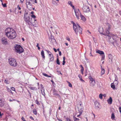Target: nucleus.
I'll use <instances>...</instances> for the list:
<instances>
[{"label":"nucleus","instance_id":"1","mask_svg":"<svg viewBox=\"0 0 121 121\" xmlns=\"http://www.w3.org/2000/svg\"><path fill=\"white\" fill-rule=\"evenodd\" d=\"M5 35L9 39H13L17 36L16 31L13 28H7L5 30Z\"/></svg>","mask_w":121,"mask_h":121},{"label":"nucleus","instance_id":"2","mask_svg":"<svg viewBox=\"0 0 121 121\" xmlns=\"http://www.w3.org/2000/svg\"><path fill=\"white\" fill-rule=\"evenodd\" d=\"M73 24V28L75 33L77 34L78 33L80 34L82 33V30L81 28L79 25L77 24H76L73 22H72Z\"/></svg>","mask_w":121,"mask_h":121},{"label":"nucleus","instance_id":"3","mask_svg":"<svg viewBox=\"0 0 121 121\" xmlns=\"http://www.w3.org/2000/svg\"><path fill=\"white\" fill-rule=\"evenodd\" d=\"M24 18L26 23L29 26L32 25L34 26L35 24L34 23L32 18L30 19V17L29 16H24Z\"/></svg>","mask_w":121,"mask_h":121},{"label":"nucleus","instance_id":"4","mask_svg":"<svg viewBox=\"0 0 121 121\" xmlns=\"http://www.w3.org/2000/svg\"><path fill=\"white\" fill-rule=\"evenodd\" d=\"M14 50L15 52L19 54L22 53L23 52V49L20 45H17L14 47Z\"/></svg>","mask_w":121,"mask_h":121},{"label":"nucleus","instance_id":"5","mask_svg":"<svg viewBox=\"0 0 121 121\" xmlns=\"http://www.w3.org/2000/svg\"><path fill=\"white\" fill-rule=\"evenodd\" d=\"M10 65L14 67H15L17 65V63L16 60L14 58H11L8 59Z\"/></svg>","mask_w":121,"mask_h":121},{"label":"nucleus","instance_id":"6","mask_svg":"<svg viewBox=\"0 0 121 121\" xmlns=\"http://www.w3.org/2000/svg\"><path fill=\"white\" fill-rule=\"evenodd\" d=\"M77 106L78 111H79L80 114L77 115L76 117H78L80 116L82 113L83 108V107L82 106L81 104H78L77 105Z\"/></svg>","mask_w":121,"mask_h":121},{"label":"nucleus","instance_id":"7","mask_svg":"<svg viewBox=\"0 0 121 121\" xmlns=\"http://www.w3.org/2000/svg\"><path fill=\"white\" fill-rule=\"evenodd\" d=\"M74 12L75 13V15L76 16L77 18L78 19H79V16H80L81 13L78 9H74Z\"/></svg>","mask_w":121,"mask_h":121},{"label":"nucleus","instance_id":"8","mask_svg":"<svg viewBox=\"0 0 121 121\" xmlns=\"http://www.w3.org/2000/svg\"><path fill=\"white\" fill-rule=\"evenodd\" d=\"M26 1L27 8L29 10H31L32 9V6L30 0H26Z\"/></svg>","mask_w":121,"mask_h":121},{"label":"nucleus","instance_id":"9","mask_svg":"<svg viewBox=\"0 0 121 121\" xmlns=\"http://www.w3.org/2000/svg\"><path fill=\"white\" fill-rule=\"evenodd\" d=\"M82 10L84 12L88 13L90 11L89 7L88 6L85 5L83 7Z\"/></svg>","mask_w":121,"mask_h":121},{"label":"nucleus","instance_id":"10","mask_svg":"<svg viewBox=\"0 0 121 121\" xmlns=\"http://www.w3.org/2000/svg\"><path fill=\"white\" fill-rule=\"evenodd\" d=\"M89 78L90 79V86H93L95 84V80L92 78L91 76H89Z\"/></svg>","mask_w":121,"mask_h":121},{"label":"nucleus","instance_id":"11","mask_svg":"<svg viewBox=\"0 0 121 121\" xmlns=\"http://www.w3.org/2000/svg\"><path fill=\"white\" fill-rule=\"evenodd\" d=\"M106 27L107 29H106V32L107 34H109V30L110 29V25L108 23H107L106 24Z\"/></svg>","mask_w":121,"mask_h":121},{"label":"nucleus","instance_id":"12","mask_svg":"<svg viewBox=\"0 0 121 121\" xmlns=\"http://www.w3.org/2000/svg\"><path fill=\"white\" fill-rule=\"evenodd\" d=\"M40 90L42 94L44 96L45 95L44 92V88L42 84L40 85Z\"/></svg>","mask_w":121,"mask_h":121},{"label":"nucleus","instance_id":"13","mask_svg":"<svg viewBox=\"0 0 121 121\" xmlns=\"http://www.w3.org/2000/svg\"><path fill=\"white\" fill-rule=\"evenodd\" d=\"M108 58L109 59L108 60L109 62L112 63V55L111 54H109L108 56Z\"/></svg>","mask_w":121,"mask_h":121},{"label":"nucleus","instance_id":"14","mask_svg":"<svg viewBox=\"0 0 121 121\" xmlns=\"http://www.w3.org/2000/svg\"><path fill=\"white\" fill-rule=\"evenodd\" d=\"M1 41L3 44H6L7 43V39L5 38H3L1 39Z\"/></svg>","mask_w":121,"mask_h":121},{"label":"nucleus","instance_id":"15","mask_svg":"<svg viewBox=\"0 0 121 121\" xmlns=\"http://www.w3.org/2000/svg\"><path fill=\"white\" fill-rule=\"evenodd\" d=\"M59 2V0H52V4L53 5L56 6H57L58 5V3Z\"/></svg>","mask_w":121,"mask_h":121},{"label":"nucleus","instance_id":"16","mask_svg":"<svg viewBox=\"0 0 121 121\" xmlns=\"http://www.w3.org/2000/svg\"><path fill=\"white\" fill-rule=\"evenodd\" d=\"M31 17L32 18V19L33 21L34 22V23L35 24V22H36V20L35 19V18L36 17V16L34 14L32 15H31Z\"/></svg>","mask_w":121,"mask_h":121},{"label":"nucleus","instance_id":"17","mask_svg":"<svg viewBox=\"0 0 121 121\" xmlns=\"http://www.w3.org/2000/svg\"><path fill=\"white\" fill-rule=\"evenodd\" d=\"M95 108L96 109H98L99 108L100 105L99 103L97 102H95Z\"/></svg>","mask_w":121,"mask_h":121},{"label":"nucleus","instance_id":"18","mask_svg":"<svg viewBox=\"0 0 121 121\" xmlns=\"http://www.w3.org/2000/svg\"><path fill=\"white\" fill-rule=\"evenodd\" d=\"M108 104H111L112 102V99L111 97H110L109 99H108Z\"/></svg>","mask_w":121,"mask_h":121},{"label":"nucleus","instance_id":"19","mask_svg":"<svg viewBox=\"0 0 121 121\" xmlns=\"http://www.w3.org/2000/svg\"><path fill=\"white\" fill-rule=\"evenodd\" d=\"M4 105V102L3 101L2 99H0V107L3 106Z\"/></svg>","mask_w":121,"mask_h":121},{"label":"nucleus","instance_id":"20","mask_svg":"<svg viewBox=\"0 0 121 121\" xmlns=\"http://www.w3.org/2000/svg\"><path fill=\"white\" fill-rule=\"evenodd\" d=\"M99 31L101 34H102L104 31L103 28L102 27H100L99 30Z\"/></svg>","mask_w":121,"mask_h":121},{"label":"nucleus","instance_id":"21","mask_svg":"<svg viewBox=\"0 0 121 121\" xmlns=\"http://www.w3.org/2000/svg\"><path fill=\"white\" fill-rule=\"evenodd\" d=\"M96 52L101 55L104 54V53L103 51H100L99 50L96 51Z\"/></svg>","mask_w":121,"mask_h":121},{"label":"nucleus","instance_id":"22","mask_svg":"<svg viewBox=\"0 0 121 121\" xmlns=\"http://www.w3.org/2000/svg\"><path fill=\"white\" fill-rule=\"evenodd\" d=\"M80 16L82 20L84 21H86V18L82 14H81Z\"/></svg>","mask_w":121,"mask_h":121},{"label":"nucleus","instance_id":"23","mask_svg":"<svg viewBox=\"0 0 121 121\" xmlns=\"http://www.w3.org/2000/svg\"><path fill=\"white\" fill-rule=\"evenodd\" d=\"M41 55L42 56V57L43 59H44L45 58V56H44V52L43 50L42 51L41 53Z\"/></svg>","mask_w":121,"mask_h":121},{"label":"nucleus","instance_id":"24","mask_svg":"<svg viewBox=\"0 0 121 121\" xmlns=\"http://www.w3.org/2000/svg\"><path fill=\"white\" fill-rule=\"evenodd\" d=\"M49 58L50 59V61H52L54 60V57L53 55L51 57L50 56H49Z\"/></svg>","mask_w":121,"mask_h":121},{"label":"nucleus","instance_id":"25","mask_svg":"<svg viewBox=\"0 0 121 121\" xmlns=\"http://www.w3.org/2000/svg\"><path fill=\"white\" fill-rule=\"evenodd\" d=\"M111 87L113 90H115L116 89L115 85H114L113 83H112L111 84Z\"/></svg>","mask_w":121,"mask_h":121},{"label":"nucleus","instance_id":"26","mask_svg":"<svg viewBox=\"0 0 121 121\" xmlns=\"http://www.w3.org/2000/svg\"><path fill=\"white\" fill-rule=\"evenodd\" d=\"M46 51L48 53L49 55V56H50L51 57L52 56H53V54L51 52L49 51L46 50Z\"/></svg>","mask_w":121,"mask_h":121},{"label":"nucleus","instance_id":"27","mask_svg":"<svg viewBox=\"0 0 121 121\" xmlns=\"http://www.w3.org/2000/svg\"><path fill=\"white\" fill-rule=\"evenodd\" d=\"M78 77L80 79L81 81L84 82V81L82 80V76L80 74L79 75H78Z\"/></svg>","mask_w":121,"mask_h":121},{"label":"nucleus","instance_id":"28","mask_svg":"<svg viewBox=\"0 0 121 121\" xmlns=\"http://www.w3.org/2000/svg\"><path fill=\"white\" fill-rule=\"evenodd\" d=\"M42 74H43V75H44V76H46V77H51V76L48 75L46 73H42Z\"/></svg>","mask_w":121,"mask_h":121},{"label":"nucleus","instance_id":"29","mask_svg":"<svg viewBox=\"0 0 121 121\" xmlns=\"http://www.w3.org/2000/svg\"><path fill=\"white\" fill-rule=\"evenodd\" d=\"M73 118L74 121H79V119L78 118L75 117H73Z\"/></svg>","mask_w":121,"mask_h":121},{"label":"nucleus","instance_id":"30","mask_svg":"<svg viewBox=\"0 0 121 121\" xmlns=\"http://www.w3.org/2000/svg\"><path fill=\"white\" fill-rule=\"evenodd\" d=\"M7 91L8 92H11L12 94H13V93L12 92L10 89L8 87H7Z\"/></svg>","mask_w":121,"mask_h":121},{"label":"nucleus","instance_id":"31","mask_svg":"<svg viewBox=\"0 0 121 121\" xmlns=\"http://www.w3.org/2000/svg\"><path fill=\"white\" fill-rule=\"evenodd\" d=\"M111 118L113 120V119H114L115 118V116L114 114L112 113V115H111Z\"/></svg>","mask_w":121,"mask_h":121},{"label":"nucleus","instance_id":"32","mask_svg":"<svg viewBox=\"0 0 121 121\" xmlns=\"http://www.w3.org/2000/svg\"><path fill=\"white\" fill-rule=\"evenodd\" d=\"M33 113L34 114L36 115L37 114V112L36 109H33Z\"/></svg>","mask_w":121,"mask_h":121},{"label":"nucleus","instance_id":"33","mask_svg":"<svg viewBox=\"0 0 121 121\" xmlns=\"http://www.w3.org/2000/svg\"><path fill=\"white\" fill-rule=\"evenodd\" d=\"M30 89L34 90H37V89L36 87H30Z\"/></svg>","mask_w":121,"mask_h":121},{"label":"nucleus","instance_id":"34","mask_svg":"<svg viewBox=\"0 0 121 121\" xmlns=\"http://www.w3.org/2000/svg\"><path fill=\"white\" fill-rule=\"evenodd\" d=\"M105 70L104 69H101V73L102 74V75L104 74L105 73Z\"/></svg>","mask_w":121,"mask_h":121},{"label":"nucleus","instance_id":"35","mask_svg":"<svg viewBox=\"0 0 121 121\" xmlns=\"http://www.w3.org/2000/svg\"><path fill=\"white\" fill-rule=\"evenodd\" d=\"M56 63H57V64H58L59 65H60V63L59 62V59L58 58H57V59Z\"/></svg>","mask_w":121,"mask_h":121},{"label":"nucleus","instance_id":"36","mask_svg":"<svg viewBox=\"0 0 121 121\" xmlns=\"http://www.w3.org/2000/svg\"><path fill=\"white\" fill-rule=\"evenodd\" d=\"M4 82L6 84H9V82L6 79L4 81Z\"/></svg>","mask_w":121,"mask_h":121},{"label":"nucleus","instance_id":"37","mask_svg":"<svg viewBox=\"0 0 121 121\" xmlns=\"http://www.w3.org/2000/svg\"><path fill=\"white\" fill-rule=\"evenodd\" d=\"M67 82L69 84V86L70 87H72V86L71 84L68 81H67Z\"/></svg>","mask_w":121,"mask_h":121},{"label":"nucleus","instance_id":"38","mask_svg":"<svg viewBox=\"0 0 121 121\" xmlns=\"http://www.w3.org/2000/svg\"><path fill=\"white\" fill-rule=\"evenodd\" d=\"M102 95L101 94H100L99 95V97L100 99H102Z\"/></svg>","mask_w":121,"mask_h":121},{"label":"nucleus","instance_id":"39","mask_svg":"<svg viewBox=\"0 0 121 121\" xmlns=\"http://www.w3.org/2000/svg\"><path fill=\"white\" fill-rule=\"evenodd\" d=\"M35 103L38 105H39L40 104L39 102L37 100H36L35 101Z\"/></svg>","mask_w":121,"mask_h":121},{"label":"nucleus","instance_id":"40","mask_svg":"<svg viewBox=\"0 0 121 121\" xmlns=\"http://www.w3.org/2000/svg\"><path fill=\"white\" fill-rule=\"evenodd\" d=\"M118 81H114L113 84L114 83L116 85H118Z\"/></svg>","mask_w":121,"mask_h":121},{"label":"nucleus","instance_id":"41","mask_svg":"<svg viewBox=\"0 0 121 121\" xmlns=\"http://www.w3.org/2000/svg\"><path fill=\"white\" fill-rule=\"evenodd\" d=\"M68 4L71 6L72 5V2L71 1H69L68 2Z\"/></svg>","mask_w":121,"mask_h":121},{"label":"nucleus","instance_id":"42","mask_svg":"<svg viewBox=\"0 0 121 121\" xmlns=\"http://www.w3.org/2000/svg\"><path fill=\"white\" fill-rule=\"evenodd\" d=\"M2 4L4 7H7L6 4V3L3 4L2 3Z\"/></svg>","mask_w":121,"mask_h":121},{"label":"nucleus","instance_id":"43","mask_svg":"<svg viewBox=\"0 0 121 121\" xmlns=\"http://www.w3.org/2000/svg\"><path fill=\"white\" fill-rule=\"evenodd\" d=\"M67 121H73V120L70 119V118H69L68 117L66 118Z\"/></svg>","mask_w":121,"mask_h":121},{"label":"nucleus","instance_id":"44","mask_svg":"<svg viewBox=\"0 0 121 121\" xmlns=\"http://www.w3.org/2000/svg\"><path fill=\"white\" fill-rule=\"evenodd\" d=\"M84 70L83 68L82 67V68H81V73L82 74H83V71Z\"/></svg>","mask_w":121,"mask_h":121},{"label":"nucleus","instance_id":"45","mask_svg":"<svg viewBox=\"0 0 121 121\" xmlns=\"http://www.w3.org/2000/svg\"><path fill=\"white\" fill-rule=\"evenodd\" d=\"M28 14V13L27 12H25L24 16H27L26 15Z\"/></svg>","mask_w":121,"mask_h":121},{"label":"nucleus","instance_id":"46","mask_svg":"<svg viewBox=\"0 0 121 121\" xmlns=\"http://www.w3.org/2000/svg\"><path fill=\"white\" fill-rule=\"evenodd\" d=\"M118 78L116 76H115V80L114 81H117Z\"/></svg>","mask_w":121,"mask_h":121},{"label":"nucleus","instance_id":"47","mask_svg":"<svg viewBox=\"0 0 121 121\" xmlns=\"http://www.w3.org/2000/svg\"><path fill=\"white\" fill-rule=\"evenodd\" d=\"M90 50H91V52L90 53V56H92V54H91V51H92V48H91V47H90Z\"/></svg>","mask_w":121,"mask_h":121},{"label":"nucleus","instance_id":"48","mask_svg":"<svg viewBox=\"0 0 121 121\" xmlns=\"http://www.w3.org/2000/svg\"><path fill=\"white\" fill-rule=\"evenodd\" d=\"M11 89L12 90L14 91H15V89L14 87H12L11 88Z\"/></svg>","mask_w":121,"mask_h":121},{"label":"nucleus","instance_id":"49","mask_svg":"<svg viewBox=\"0 0 121 121\" xmlns=\"http://www.w3.org/2000/svg\"><path fill=\"white\" fill-rule=\"evenodd\" d=\"M104 58H105V56L104 55L102 56V60H104Z\"/></svg>","mask_w":121,"mask_h":121},{"label":"nucleus","instance_id":"50","mask_svg":"<svg viewBox=\"0 0 121 121\" xmlns=\"http://www.w3.org/2000/svg\"><path fill=\"white\" fill-rule=\"evenodd\" d=\"M57 72H58V74L59 75V74H62L61 72H60V71H57Z\"/></svg>","mask_w":121,"mask_h":121},{"label":"nucleus","instance_id":"51","mask_svg":"<svg viewBox=\"0 0 121 121\" xmlns=\"http://www.w3.org/2000/svg\"><path fill=\"white\" fill-rule=\"evenodd\" d=\"M119 110L120 112L121 113V107H120L119 108Z\"/></svg>","mask_w":121,"mask_h":121},{"label":"nucleus","instance_id":"52","mask_svg":"<svg viewBox=\"0 0 121 121\" xmlns=\"http://www.w3.org/2000/svg\"><path fill=\"white\" fill-rule=\"evenodd\" d=\"M65 60L63 61L62 65H65Z\"/></svg>","mask_w":121,"mask_h":121},{"label":"nucleus","instance_id":"53","mask_svg":"<svg viewBox=\"0 0 121 121\" xmlns=\"http://www.w3.org/2000/svg\"><path fill=\"white\" fill-rule=\"evenodd\" d=\"M118 2L120 4H121V0H118Z\"/></svg>","mask_w":121,"mask_h":121},{"label":"nucleus","instance_id":"54","mask_svg":"<svg viewBox=\"0 0 121 121\" xmlns=\"http://www.w3.org/2000/svg\"><path fill=\"white\" fill-rule=\"evenodd\" d=\"M17 8H18V9H19V10H20L21 9V8L20 7L19 5H18V6H17Z\"/></svg>","mask_w":121,"mask_h":121},{"label":"nucleus","instance_id":"55","mask_svg":"<svg viewBox=\"0 0 121 121\" xmlns=\"http://www.w3.org/2000/svg\"><path fill=\"white\" fill-rule=\"evenodd\" d=\"M117 69L118 70H119L120 72V71H121L120 69L118 67Z\"/></svg>","mask_w":121,"mask_h":121},{"label":"nucleus","instance_id":"56","mask_svg":"<svg viewBox=\"0 0 121 121\" xmlns=\"http://www.w3.org/2000/svg\"><path fill=\"white\" fill-rule=\"evenodd\" d=\"M66 39L67 40L69 41H70V39L69 38H68V37L67 38H66Z\"/></svg>","mask_w":121,"mask_h":121},{"label":"nucleus","instance_id":"57","mask_svg":"<svg viewBox=\"0 0 121 121\" xmlns=\"http://www.w3.org/2000/svg\"><path fill=\"white\" fill-rule=\"evenodd\" d=\"M22 119L23 120V121H24V120H25V119H24V117H22Z\"/></svg>","mask_w":121,"mask_h":121},{"label":"nucleus","instance_id":"58","mask_svg":"<svg viewBox=\"0 0 121 121\" xmlns=\"http://www.w3.org/2000/svg\"><path fill=\"white\" fill-rule=\"evenodd\" d=\"M59 55L60 56H61V52L59 51Z\"/></svg>","mask_w":121,"mask_h":121},{"label":"nucleus","instance_id":"59","mask_svg":"<svg viewBox=\"0 0 121 121\" xmlns=\"http://www.w3.org/2000/svg\"><path fill=\"white\" fill-rule=\"evenodd\" d=\"M30 118L32 120H33L34 119L32 117V116H30Z\"/></svg>","mask_w":121,"mask_h":121},{"label":"nucleus","instance_id":"60","mask_svg":"<svg viewBox=\"0 0 121 121\" xmlns=\"http://www.w3.org/2000/svg\"><path fill=\"white\" fill-rule=\"evenodd\" d=\"M53 50L55 52H56L57 50H56L55 48H54Z\"/></svg>","mask_w":121,"mask_h":121},{"label":"nucleus","instance_id":"61","mask_svg":"<svg viewBox=\"0 0 121 121\" xmlns=\"http://www.w3.org/2000/svg\"><path fill=\"white\" fill-rule=\"evenodd\" d=\"M71 6L73 8V9H75L74 8V6H73V5H72Z\"/></svg>","mask_w":121,"mask_h":121},{"label":"nucleus","instance_id":"62","mask_svg":"<svg viewBox=\"0 0 121 121\" xmlns=\"http://www.w3.org/2000/svg\"><path fill=\"white\" fill-rule=\"evenodd\" d=\"M103 35H107V36H110L108 35H106V34H105H105H103Z\"/></svg>","mask_w":121,"mask_h":121},{"label":"nucleus","instance_id":"63","mask_svg":"<svg viewBox=\"0 0 121 121\" xmlns=\"http://www.w3.org/2000/svg\"><path fill=\"white\" fill-rule=\"evenodd\" d=\"M30 14H32V15H33V14H34V12L33 11H32L31 13H30Z\"/></svg>","mask_w":121,"mask_h":121},{"label":"nucleus","instance_id":"64","mask_svg":"<svg viewBox=\"0 0 121 121\" xmlns=\"http://www.w3.org/2000/svg\"><path fill=\"white\" fill-rule=\"evenodd\" d=\"M57 119L59 121H62L61 119H60L58 118H57Z\"/></svg>","mask_w":121,"mask_h":121}]
</instances>
